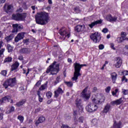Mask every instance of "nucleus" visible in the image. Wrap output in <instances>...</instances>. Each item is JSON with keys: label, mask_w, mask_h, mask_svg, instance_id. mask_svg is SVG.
I'll return each mask as SVG.
<instances>
[{"label": "nucleus", "mask_w": 128, "mask_h": 128, "mask_svg": "<svg viewBox=\"0 0 128 128\" xmlns=\"http://www.w3.org/2000/svg\"><path fill=\"white\" fill-rule=\"evenodd\" d=\"M110 90H111L110 86H108V87L105 89L106 92H110Z\"/></svg>", "instance_id": "49530a36"}, {"label": "nucleus", "mask_w": 128, "mask_h": 128, "mask_svg": "<svg viewBox=\"0 0 128 128\" xmlns=\"http://www.w3.org/2000/svg\"><path fill=\"white\" fill-rule=\"evenodd\" d=\"M0 74L2 76H6L8 74V71H6V70H3L1 72Z\"/></svg>", "instance_id": "58836bf2"}, {"label": "nucleus", "mask_w": 128, "mask_h": 128, "mask_svg": "<svg viewBox=\"0 0 128 128\" xmlns=\"http://www.w3.org/2000/svg\"><path fill=\"white\" fill-rule=\"evenodd\" d=\"M102 32H104V34H106V32H108V29L106 28H104L102 30Z\"/></svg>", "instance_id": "864d4df0"}, {"label": "nucleus", "mask_w": 128, "mask_h": 128, "mask_svg": "<svg viewBox=\"0 0 128 128\" xmlns=\"http://www.w3.org/2000/svg\"><path fill=\"white\" fill-rule=\"evenodd\" d=\"M18 66H20V63L18 62H15V63L12 66L11 72H14V70H18Z\"/></svg>", "instance_id": "412c9836"}, {"label": "nucleus", "mask_w": 128, "mask_h": 128, "mask_svg": "<svg viewBox=\"0 0 128 128\" xmlns=\"http://www.w3.org/2000/svg\"><path fill=\"white\" fill-rule=\"evenodd\" d=\"M99 50H104V46L102 44H100L98 46Z\"/></svg>", "instance_id": "09e8293b"}, {"label": "nucleus", "mask_w": 128, "mask_h": 128, "mask_svg": "<svg viewBox=\"0 0 128 128\" xmlns=\"http://www.w3.org/2000/svg\"><path fill=\"white\" fill-rule=\"evenodd\" d=\"M7 50H8V52H12V50H14V48H12L10 44H8Z\"/></svg>", "instance_id": "2f4dec72"}, {"label": "nucleus", "mask_w": 128, "mask_h": 128, "mask_svg": "<svg viewBox=\"0 0 128 128\" xmlns=\"http://www.w3.org/2000/svg\"><path fill=\"white\" fill-rule=\"evenodd\" d=\"M24 34H26L24 32L18 33L14 38L15 42H18L19 40H23L24 38Z\"/></svg>", "instance_id": "f8f14e48"}, {"label": "nucleus", "mask_w": 128, "mask_h": 128, "mask_svg": "<svg viewBox=\"0 0 128 128\" xmlns=\"http://www.w3.org/2000/svg\"><path fill=\"white\" fill-rule=\"evenodd\" d=\"M84 25H77L75 28H74V30L76 32H84Z\"/></svg>", "instance_id": "2eb2a0df"}, {"label": "nucleus", "mask_w": 128, "mask_h": 128, "mask_svg": "<svg viewBox=\"0 0 128 128\" xmlns=\"http://www.w3.org/2000/svg\"><path fill=\"white\" fill-rule=\"evenodd\" d=\"M26 18V14L22 13V14H12V18L14 20H17L18 22H22Z\"/></svg>", "instance_id": "423d86ee"}, {"label": "nucleus", "mask_w": 128, "mask_h": 128, "mask_svg": "<svg viewBox=\"0 0 128 128\" xmlns=\"http://www.w3.org/2000/svg\"><path fill=\"white\" fill-rule=\"evenodd\" d=\"M3 86L5 88H8V86H11V88L14 86H16V78L7 80L4 82Z\"/></svg>", "instance_id": "0eeeda50"}, {"label": "nucleus", "mask_w": 128, "mask_h": 128, "mask_svg": "<svg viewBox=\"0 0 128 128\" xmlns=\"http://www.w3.org/2000/svg\"><path fill=\"white\" fill-rule=\"evenodd\" d=\"M48 13L46 12H40L37 13L35 16V19L36 24H40L41 26H44L48 22Z\"/></svg>", "instance_id": "f03ea898"}, {"label": "nucleus", "mask_w": 128, "mask_h": 128, "mask_svg": "<svg viewBox=\"0 0 128 128\" xmlns=\"http://www.w3.org/2000/svg\"><path fill=\"white\" fill-rule=\"evenodd\" d=\"M60 82V77L58 76L56 78V80H55V81L53 82L52 84H54V86H56V84H58Z\"/></svg>", "instance_id": "c85d7f7f"}, {"label": "nucleus", "mask_w": 128, "mask_h": 128, "mask_svg": "<svg viewBox=\"0 0 128 128\" xmlns=\"http://www.w3.org/2000/svg\"><path fill=\"white\" fill-rule=\"evenodd\" d=\"M123 40H128V38H122V37H118L117 38V41L118 42H122Z\"/></svg>", "instance_id": "7c9ffc66"}, {"label": "nucleus", "mask_w": 128, "mask_h": 128, "mask_svg": "<svg viewBox=\"0 0 128 128\" xmlns=\"http://www.w3.org/2000/svg\"><path fill=\"white\" fill-rule=\"evenodd\" d=\"M102 20H98L95 21V22L91 23L90 24L89 26L91 28H94V26H96V24H102Z\"/></svg>", "instance_id": "aec40b11"}, {"label": "nucleus", "mask_w": 128, "mask_h": 128, "mask_svg": "<svg viewBox=\"0 0 128 128\" xmlns=\"http://www.w3.org/2000/svg\"><path fill=\"white\" fill-rule=\"evenodd\" d=\"M0 4H4L6 2V0H0Z\"/></svg>", "instance_id": "338daca9"}, {"label": "nucleus", "mask_w": 128, "mask_h": 128, "mask_svg": "<svg viewBox=\"0 0 128 128\" xmlns=\"http://www.w3.org/2000/svg\"><path fill=\"white\" fill-rule=\"evenodd\" d=\"M92 124H93V126H96V124H98V120L96 119L92 120Z\"/></svg>", "instance_id": "ea45409f"}, {"label": "nucleus", "mask_w": 128, "mask_h": 128, "mask_svg": "<svg viewBox=\"0 0 128 128\" xmlns=\"http://www.w3.org/2000/svg\"><path fill=\"white\" fill-rule=\"evenodd\" d=\"M111 78L112 80V82L113 84H116V82L118 78V74L116 72H112L110 74Z\"/></svg>", "instance_id": "f3484780"}, {"label": "nucleus", "mask_w": 128, "mask_h": 128, "mask_svg": "<svg viewBox=\"0 0 128 128\" xmlns=\"http://www.w3.org/2000/svg\"><path fill=\"white\" fill-rule=\"evenodd\" d=\"M40 112V108H38L35 110V112Z\"/></svg>", "instance_id": "052dcab7"}, {"label": "nucleus", "mask_w": 128, "mask_h": 128, "mask_svg": "<svg viewBox=\"0 0 128 128\" xmlns=\"http://www.w3.org/2000/svg\"><path fill=\"white\" fill-rule=\"evenodd\" d=\"M3 118H4V117H3L2 113H0V120H2Z\"/></svg>", "instance_id": "680f3d73"}, {"label": "nucleus", "mask_w": 128, "mask_h": 128, "mask_svg": "<svg viewBox=\"0 0 128 128\" xmlns=\"http://www.w3.org/2000/svg\"><path fill=\"white\" fill-rule=\"evenodd\" d=\"M6 40L7 42H10V40H12V37L11 36H8L6 38Z\"/></svg>", "instance_id": "79ce46f5"}, {"label": "nucleus", "mask_w": 128, "mask_h": 128, "mask_svg": "<svg viewBox=\"0 0 128 128\" xmlns=\"http://www.w3.org/2000/svg\"><path fill=\"white\" fill-rule=\"evenodd\" d=\"M20 54H30V50L28 48H23L20 50Z\"/></svg>", "instance_id": "bb28decb"}, {"label": "nucleus", "mask_w": 128, "mask_h": 128, "mask_svg": "<svg viewBox=\"0 0 128 128\" xmlns=\"http://www.w3.org/2000/svg\"><path fill=\"white\" fill-rule=\"evenodd\" d=\"M59 34L60 36V38L62 40H66V38H70V30L66 29V28H62L59 30Z\"/></svg>", "instance_id": "39448f33"}, {"label": "nucleus", "mask_w": 128, "mask_h": 128, "mask_svg": "<svg viewBox=\"0 0 128 128\" xmlns=\"http://www.w3.org/2000/svg\"><path fill=\"white\" fill-rule=\"evenodd\" d=\"M18 60H24V57H22V56H20L18 57Z\"/></svg>", "instance_id": "4d7b16f0"}, {"label": "nucleus", "mask_w": 128, "mask_h": 128, "mask_svg": "<svg viewBox=\"0 0 128 128\" xmlns=\"http://www.w3.org/2000/svg\"><path fill=\"white\" fill-rule=\"evenodd\" d=\"M48 4H52V0H48Z\"/></svg>", "instance_id": "e2e57ef3"}, {"label": "nucleus", "mask_w": 128, "mask_h": 128, "mask_svg": "<svg viewBox=\"0 0 128 128\" xmlns=\"http://www.w3.org/2000/svg\"><path fill=\"white\" fill-rule=\"evenodd\" d=\"M44 120H46V118H44V116H40L38 119V124H40V122H44Z\"/></svg>", "instance_id": "c756f323"}, {"label": "nucleus", "mask_w": 128, "mask_h": 128, "mask_svg": "<svg viewBox=\"0 0 128 128\" xmlns=\"http://www.w3.org/2000/svg\"><path fill=\"white\" fill-rule=\"evenodd\" d=\"M11 98L12 96H7L3 98L2 99L0 100V104H4V102H10Z\"/></svg>", "instance_id": "a211bd4d"}, {"label": "nucleus", "mask_w": 128, "mask_h": 128, "mask_svg": "<svg viewBox=\"0 0 128 128\" xmlns=\"http://www.w3.org/2000/svg\"><path fill=\"white\" fill-rule=\"evenodd\" d=\"M17 12H22V8H20L17 10Z\"/></svg>", "instance_id": "69168bd1"}, {"label": "nucleus", "mask_w": 128, "mask_h": 128, "mask_svg": "<svg viewBox=\"0 0 128 128\" xmlns=\"http://www.w3.org/2000/svg\"><path fill=\"white\" fill-rule=\"evenodd\" d=\"M74 10L76 12H80V8H78V6H76L75 8H74Z\"/></svg>", "instance_id": "603ef678"}, {"label": "nucleus", "mask_w": 128, "mask_h": 128, "mask_svg": "<svg viewBox=\"0 0 128 128\" xmlns=\"http://www.w3.org/2000/svg\"><path fill=\"white\" fill-rule=\"evenodd\" d=\"M78 121L79 122H80L81 124H82V122H84V117L81 116L78 118Z\"/></svg>", "instance_id": "a18cd8bd"}, {"label": "nucleus", "mask_w": 128, "mask_h": 128, "mask_svg": "<svg viewBox=\"0 0 128 128\" xmlns=\"http://www.w3.org/2000/svg\"><path fill=\"white\" fill-rule=\"evenodd\" d=\"M110 104H108L106 105L105 106L104 109L103 110V112L105 114L108 112H110Z\"/></svg>", "instance_id": "a878e982"}, {"label": "nucleus", "mask_w": 128, "mask_h": 128, "mask_svg": "<svg viewBox=\"0 0 128 128\" xmlns=\"http://www.w3.org/2000/svg\"><path fill=\"white\" fill-rule=\"evenodd\" d=\"M26 99H23L16 103V106L18 107L22 106H24V104H26Z\"/></svg>", "instance_id": "393cba45"}, {"label": "nucleus", "mask_w": 128, "mask_h": 128, "mask_svg": "<svg viewBox=\"0 0 128 128\" xmlns=\"http://www.w3.org/2000/svg\"><path fill=\"white\" fill-rule=\"evenodd\" d=\"M82 104V100L80 99H76V104L78 108H80L81 110H83L84 108H82V106H80V104Z\"/></svg>", "instance_id": "5701e85b"}, {"label": "nucleus", "mask_w": 128, "mask_h": 128, "mask_svg": "<svg viewBox=\"0 0 128 128\" xmlns=\"http://www.w3.org/2000/svg\"><path fill=\"white\" fill-rule=\"evenodd\" d=\"M74 66L75 72H74V76L72 78V80H78V76H80L82 75L80 72V69L82 66H86V64H80L78 62H76L74 64Z\"/></svg>", "instance_id": "7ed1b4c3"}, {"label": "nucleus", "mask_w": 128, "mask_h": 128, "mask_svg": "<svg viewBox=\"0 0 128 128\" xmlns=\"http://www.w3.org/2000/svg\"><path fill=\"white\" fill-rule=\"evenodd\" d=\"M46 88H47L46 84H43L40 88V90H46Z\"/></svg>", "instance_id": "f704fd0d"}, {"label": "nucleus", "mask_w": 128, "mask_h": 128, "mask_svg": "<svg viewBox=\"0 0 128 128\" xmlns=\"http://www.w3.org/2000/svg\"><path fill=\"white\" fill-rule=\"evenodd\" d=\"M64 94V90L60 88H58L54 92V96L56 98H58L60 96V94Z\"/></svg>", "instance_id": "6ab92c4d"}, {"label": "nucleus", "mask_w": 128, "mask_h": 128, "mask_svg": "<svg viewBox=\"0 0 128 128\" xmlns=\"http://www.w3.org/2000/svg\"><path fill=\"white\" fill-rule=\"evenodd\" d=\"M82 96L85 98V100H88L90 96V94L88 93V87H86L81 93Z\"/></svg>", "instance_id": "ddd939ff"}, {"label": "nucleus", "mask_w": 128, "mask_h": 128, "mask_svg": "<svg viewBox=\"0 0 128 128\" xmlns=\"http://www.w3.org/2000/svg\"><path fill=\"white\" fill-rule=\"evenodd\" d=\"M50 8H52V6L49 5L46 8V10H50Z\"/></svg>", "instance_id": "5fc2aeb1"}, {"label": "nucleus", "mask_w": 128, "mask_h": 128, "mask_svg": "<svg viewBox=\"0 0 128 128\" xmlns=\"http://www.w3.org/2000/svg\"><path fill=\"white\" fill-rule=\"evenodd\" d=\"M113 128H122V122H120V121L118 122L114 121Z\"/></svg>", "instance_id": "b1692460"}, {"label": "nucleus", "mask_w": 128, "mask_h": 128, "mask_svg": "<svg viewBox=\"0 0 128 128\" xmlns=\"http://www.w3.org/2000/svg\"><path fill=\"white\" fill-rule=\"evenodd\" d=\"M14 6L12 4H6L4 6V10L6 12H10L12 10Z\"/></svg>", "instance_id": "4468645a"}, {"label": "nucleus", "mask_w": 128, "mask_h": 128, "mask_svg": "<svg viewBox=\"0 0 128 128\" xmlns=\"http://www.w3.org/2000/svg\"><path fill=\"white\" fill-rule=\"evenodd\" d=\"M122 82H128V78H126V76H122Z\"/></svg>", "instance_id": "a19ab883"}, {"label": "nucleus", "mask_w": 128, "mask_h": 128, "mask_svg": "<svg viewBox=\"0 0 128 128\" xmlns=\"http://www.w3.org/2000/svg\"><path fill=\"white\" fill-rule=\"evenodd\" d=\"M110 48H112V50H116V48H114V44H112V43H111L110 44Z\"/></svg>", "instance_id": "6e6d98bb"}, {"label": "nucleus", "mask_w": 128, "mask_h": 128, "mask_svg": "<svg viewBox=\"0 0 128 128\" xmlns=\"http://www.w3.org/2000/svg\"><path fill=\"white\" fill-rule=\"evenodd\" d=\"M126 32H121V38H126Z\"/></svg>", "instance_id": "de8ad7c7"}, {"label": "nucleus", "mask_w": 128, "mask_h": 128, "mask_svg": "<svg viewBox=\"0 0 128 128\" xmlns=\"http://www.w3.org/2000/svg\"><path fill=\"white\" fill-rule=\"evenodd\" d=\"M12 60V57L8 56L4 60V62H10Z\"/></svg>", "instance_id": "473e14b6"}, {"label": "nucleus", "mask_w": 128, "mask_h": 128, "mask_svg": "<svg viewBox=\"0 0 128 128\" xmlns=\"http://www.w3.org/2000/svg\"><path fill=\"white\" fill-rule=\"evenodd\" d=\"M68 62H72V59L70 58H68Z\"/></svg>", "instance_id": "774afa93"}, {"label": "nucleus", "mask_w": 128, "mask_h": 128, "mask_svg": "<svg viewBox=\"0 0 128 128\" xmlns=\"http://www.w3.org/2000/svg\"><path fill=\"white\" fill-rule=\"evenodd\" d=\"M52 96V93L50 92H48L46 93V96L48 98H50Z\"/></svg>", "instance_id": "e433bc0d"}, {"label": "nucleus", "mask_w": 128, "mask_h": 128, "mask_svg": "<svg viewBox=\"0 0 128 128\" xmlns=\"http://www.w3.org/2000/svg\"><path fill=\"white\" fill-rule=\"evenodd\" d=\"M64 84H66L69 88H72L73 86L72 82H64Z\"/></svg>", "instance_id": "72a5a7b5"}, {"label": "nucleus", "mask_w": 128, "mask_h": 128, "mask_svg": "<svg viewBox=\"0 0 128 128\" xmlns=\"http://www.w3.org/2000/svg\"><path fill=\"white\" fill-rule=\"evenodd\" d=\"M90 38H91L94 44H96L100 42L102 36H100V32H95L90 35Z\"/></svg>", "instance_id": "6e6552de"}, {"label": "nucleus", "mask_w": 128, "mask_h": 128, "mask_svg": "<svg viewBox=\"0 0 128 128\" xmlns=\"http://www.w3.org/2000/svg\"><path fill=\"white\" fill-rule=\"evenodd\" d=\"M23 42L25 44H28V42H30V40L29 39H26L23 40Z\"/></svg>", "instance_id": "37998d69"}, {"label": "nucleus", "mask_w": 128, "mask_h": 128, "mask_svg": "<svg viewBox=\"0 0 128 128\" xmlns=\"http://www.w3.org/2000/svg\"><path fill=\"white\" fill-rule=\"evenodd\" d=\"M106 20L110 22H116L118 20V16H112V14H108L106 17Z\"/></svg>", "instance_id": "9d476101"}, {"label": "nucleus", "mask_w": 128, "mask_h": 128, "mask_svg": "<svg viewBox=\"0 0 128 128\" xmlns=\"http://www.w3.org/2000/svg\"><path fill=\"white\" fill-rule=\"evenodd\" d=\"M118 89H116L115 91L112 92V96H116V94H118Z\"/></svg>", "instance_id": "4c0bfd02"}, {"label": "nucleus", "mask_w": 128, "mask_h": 128, "mask_svg": "<svg viewBox=\"0 0 128 128\" xmlns=\"http://www.w3.org/2000/svg\"><path fill=\"white\" fill-rule=\"evenodd\" d=\"M12 27V32L14 34H16L18 32H20V30L24 29V26L21 24H13Z\"/></svg>", "instance_id": "1a4fd4ad"}, {"label": "nucleus", "mask_w": 128, "mask_h": 128, "mask_svg": "<svg viewBox=\"0 0 128 128\" xmlns=\"http://www.w3.org/2000/svg\"><path fill=\"white\" fill-rule=\"evenodd\" d=\"M122 102H124V98H121L118 100L111 102L110 104H112V106H114V104L118 106L119 104H120Z\"/></svg>", "instance_id": "dca6fc26"}, {"label": "nucleus", "mask_w": 128, "mask_h": 128, "mask_svg": "<svg viewBox=\"0 0 128 128\" xmlns=\"http://www.w3.org/2000/svg\"><path fill=\"white\" fill-rule=\"evenodd\" d=\"M40 84H41V82L38 81L36 84V86H40Z\"/></svg>", "instance_id": "13d9d810"}, {"label": "nucleus", "mask_w": 128, "mask_h": 128, "mask_svg": "<svg viewBox=\"0 0 128 128\" xmlns=\"http://www.w3.org/2000/svg\"><path fill=\"white\" fill-rule=\"evenodd\" d=\"M14 112V106H12L9 110V114H10V112Z\"/></svg>", "instance_id": "c03bdc74"}, {"label": "nucleus", "mask_w": 128, "mask_h": 128, "mask_svg": "<svg viewBox=\"0 0 128 128\" xmlns=\"http://www.w3.org/2000/svg\"><path fill=\"white\" fill-rule=\"evenodd\" d=\"M122 74H124V76H128V70H124L122 72Z\"/></svg>", "instance_id": "3c124183"}, {"label": "nucleus", "mask_w": 128, "mask_h": 128, "mask_svg": "<svg viewBox=\"0 0 128 128\" xmlns=\"http://www.w3.org/2000/svg\"><path fill=\"white\" fill-rule=\"evenodd\" d=\"M18 120H19L21 123L24 122V116L20 115L18 116Z\"/></svg>", "instance_id": "c9c22d12"}, {"label": "nucleus", "mask_w": 128, "mask_h": 128, "mask_svg": "<svg viewBox=\"0 0 128 128\" xmlns=\"http://www.w3.org/2000/svg\"><path fill=\"white\" fill-rule=\"evenodd\" d=\"M104 102V98L101 95H98L92 98V102H90L86 106V110L88 112H96L98 106L96 104H101Z\"/></svg>", "instance_id": "f257e3e1"}, {"label": "nucleus", "mask_w": 128, "mask_h": 128, "mask_svg": "<svg viewBox=\"0 0 128 128\" xmlns=\"http://www.w3.org/2000/svg\"><path fill=\"white\" fill-rule=\"evenodd\" d=\"M31 70H33V72H38V68H36V67H34L31 69L28 68V72L26 73V76H28V74H30V72H31Z\"/></svg>", "instance_id": "cd10ccee"}, {"label": "nucleus", "mask_w": 128, "mask_h": 128, "mask_svg": "<svg viewBox=\"0 0 128 128\" xmlns=\"http://www.w3.org/2000/svg\"><path fill=\"white\" fill-rule=\"evenodd\" d=\"M52 100H48L47 101L48 104H52Z\"/></svg>", "instance_id": "0e129e2a"}, {"label": "nucleus", "mask_w": 128, "mask_h": 128, "mask_svg": "<svg viewBox=\"0 0 128 128\" xmlns=\"http://www.w3.org/2000/svg\"><path fill=\"white\" fill-rule=\"evenodd\" d=\"M37 96H38V99L40 102H42L44 100V94L40 93V91H37Z\"/></svg>", "instance_id": "4be33fe9"}, {"label": "nucleus", "mask_w": 128, "mask_h": 128, "mask_svg": "<svg viewBox=\"0 0 128 128\" xmlns=\"http://www.w3.org/2000/svg\"><path fill=\"white\" fill-rule=\"evenodd\" d=\"M122 92L124 94L126 95L128 94V90H122Z\"/></svg>", "instance_id": "8fccbe9b"}, {"label": "nucleus", "mask_w": 128, "mask_h": 128, "mask_svg": "<svg viewBox=\"0 0 128 128\" xmlns=\"http://www.w3.org/2000/svg\"><path fill=\"white\" fill-rule=\"evenodd\" d=\"M74 122L75 124H78V120H76V117H74Z\"/></svg>", "instance_id": "bf43d9fd"}, {"label": "nucleus", "mask_w": 128, "mask_h": 128, "mask_svg": "<svg viewBox=\"0 0 128 128\" xmlns=\"http://www.w3.org/2000/svg\"><path fill=\"white\" fill-rule=\"evenodd\" d=\"M58 64L56 62H54L52 64L49 66L46 70V72L50 75L56 74L58 72Z\"/></svg>", "instance_id": "20e7f679"}, {"label": "nucleus", "mask_w": 128, "mask_h": 128, "mask_svg": "<svg viewBox=\"0 0 128 128\" xmlns=\"http://www.w3.org/2000/svg\"><path fill=\"white\" fill-rule=\"evenodd\" d=\"M115 62L116 64H114V66L116 68H120L122 66V58L117 57L115 58Z\"/></svg>", "instance_id": "9b49d317"}]
</instances>
